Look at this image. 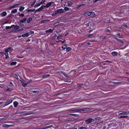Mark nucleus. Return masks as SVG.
Returning <instances> with one entry per match:
<instances>
[{"mask_svg": "<svg viewBox=\"0 0 129 129\" xmlns=\"http://www.w3.org/2000/svg\"><path fill=\"white\" fill-rule=\"evenodd\" d=\"M89 109L88 108H83L80 109H71L68 110L69 111H73L74 112H79L80 111H84L88 110Z\"/></svg>", "mask_w": 129, "mask_h": 129, "instance_id": "f257e3e1", "label": "nucleus"}, {"mask_svg": "<svg viewBox=\"0 0 129 129\" xmlns=\"http://www.w3.org/2000/svg\"><path fill=\"white\" fill-rule=\"evenodd\" d=\"M64 12V10L62 9H57V10L55 11V12H56V13H57V14L62 13Z\"/></svg>", "mask_w": 129, "mask_h": 129, "instance_id": "f03ea898", "label": "nucleus"}, {"mask_svg": "<svg viewBox=\"0 0 129 129\" xmlns=\"http://www.w3.org/2000/svg\"><path fill=\"white\" fill-rule=\"evenodd\" d=\"M12 102V100H7V101L5 103V104L4 105V107L10 104Z\"/></svg>", "mask_w": 129, "mask_h": 129, "instance_id": "7ed1b4c3", "label": "nucleus"}, {"mask_svg": "<svg viewBox=\"0 0 129 129\" xmlns=\"http://www.w3.org/2000/svg\"><path fill=\"white\" fill-rule=\"evenodd\" d=\"M94 120V119L92 118H90L85 120V121L87 123H90L92 121H93Z\"/></svg>", "mask_w": 129, "mask_h": 129, "instance_id": "20e7f679", "label": "nucleus"}, {"mask_svg": "<svg viewBox=\"0 0 129 129\" xmlns=\"http://www.w3.org/2000/svg\"><path fill=\"white\" fill-rule=\"evenodd\" d=\"M20 81L21 83L22 84V85L24 87H25L27 84H28L30 82H29L26 83H25V82L24 80H21Z\"/></svg>", "mask_w": 129, "mask_h": 129, "instance_id": "39448f33", "label": "nucleus"}, {"mask_svg": "<svg viewBox=\"0 0 129 129\" xmlns=\"http://www.w3.org/2000/svg\"><path fill=\"white\" fill-rule=\"evenodd\" d=\"M53 3L52 2H51L47 3L46 5L43 6H44V7H46L47 8H48L51 6Z\"/></svg>", "mask_w": 129, "mask_h": 129, "instance_id": "423d86ee", "label": "nucleus"}, {"mask_svg": "<svg viewBox=\"0 0 129 129\" xmlns=\"http://www.w3.org/2000/svg\"><path fill=\"white\" fill-rule=\"evenodd\" d=\"M19 5V4H17L15 5H14L13 6H11V7H10L9 8V10H11L12 8H16L17 7V6Z\"/></svg>", "mask_w": 129, "mask_h": 129, "instance_id": "0eeeda50", "label": "nucleus"}, {"mask_svg": "<svg viewBox=\"0 0 129 129\" xmlns=\"http://www.w3.org/2000/svg\"><path fill=\"white\" fill-rule=\"evenodd\" d=\"M84 15L85 16H89L91 15V12L87 11L85 12Z\"/></svg>", "mask_w": 129, "mask_h": 129, "instance_id": "6e6552de", "label": "nucleus"}, {"mask_svg": "<svg viewBox=\"0 0 129 129\" xmlns=\"http://www.w3.org/2000/svg\"><path fill=\"white\" fill-rule=\"evenodd\" d=\"M44 6H42L40 8H39L38 9L36 10V11H35V12H38V11H40L42 10L43 9V8L44 7Z\"/></svg>", "mask_w": 129, "mask_h": 129, "instance_id": "1a4fd4ad", "label": "nucleus"}, {"mask_svg": "<svg viewBox=\"0 0 129 129\" xmlns=\"http://www.w3.org/2000/svg\"><path fill=\"white\" fill-rule=\"evenodd\" d=\"M117 41H118L119 42L122 43H123V41L121 40H120V39H118V38H116L115 37L114 38Z\"/></svg>", "mask_w": 129, "mask_h": 129, "instance_id": "9d476101", "label": "nucleus"}, {"mask_svg": "<svg viewBox=\"0 0 129 129\" xmlns=\"http://www.w3.org/2000/svg\"><path fill=\"white\" fill-rule=\"evenodd\" d=\"M29 35V33H27L21 35L22 37H28Z\"/></svg>", "mask_w": 129, "mask_h": 129, "instance_id": "9b49d317", "label": "nucleus"}, {"mask_svg": "<svg viewBox=\"0 0 129 129\" xmlns=\"http://www.w3.org/2000/svg\"><path fill=\"white\" fill-rule=\"evenodd\" d=\"M60 73L64 75L67 78H69V76H68L65 72H63L60 71Z\"/></svg>", "mask_w": 129, "mask_h": 129, "instance_id": "f8f14e48", "label": "nucleus"}, {"mask_svg": "<svg viewBox=\"0 0 129 129\" xmlns=\"http://www.w3.org/2000/svg\"><path fill=\"white\" fill-rule=\"evenodd\" d=\"M14 26H15V25H11L10 26H6V27L5 28L6 29H10L12 28H13Z\"/></svg>", "mask_w": 129, "mask_h": 129, "instance_id": "ddd939ff", "label": "nucleus"}, {"mask_svg": "<svg viewBox=\"0 0 129 129\" xmlns=\"http://www.w3.org/2000/svg\"><path fill=\"white\" fill-rule=\"evenodd\" d=\"M53 31V30H52L51 29H50L47 30H46L45 32L46 33H52Z\"/></svg>", "mask_w": 129, "mask_h": 129, "instance_id": "4468645a", "label": "nucleus"}, {"mask_svg": "<svg viewBox=\"0 0 129 129\" xmlns=\"http://www.w3.org/2000/svg\"><path fill=\"white\" fill-rule=\"evenodd\" d=\"M11 126V125H9L7 124H4L3 125V127H8L9 126Z\"/></svg>", "mask_w": 129, "mask_h": 129, "instance_id": "2eb2a0df", "label": "nucleus"}, {"mask_svg": "<svg viewBox=\"0 0 129 129\" xmlns=\"http://www.w3.org/2000/svg\"><path fill=\"white\" fill-rule=\"evenodd\" d=\"M17 9H13L11 11V13H15L17 12Z\"/></svg>", "mask_w": 129, "mask_h": 129, "instance_id": "dca6fc26", "label": "nucleus"}, {"mask_svg": "<svg viewBox=\"0 0 129 129\" xmlns=\"http://www.w3.org/2000/svg\"><path fill=\"white\" fill-rule=\"evenodd\" d=\"M67 4L68 5V6H70L73 5V3L71 1H68L67 3Z\"/></svg>", "mask_w": 129, "mask_h": 129, "instance_id": "f3484780", "label": "nucleus"}, {"mask_svg": "<svg viewBox=\"0 0 129 129\" xmlns=\"http://www.w3.org/2000/svg\"><path fill=\"white\" fill-rule=\"evenodd\" d=\"M13 104L15 107H16L18 105V103L16 101H15L14 102Z\"/></svg>", "mask_w": 129, "mask_h": 129, "instance_id": "a211bd4d", "label": "nucleus"}, {"mask_svg": "<svg viewBox=\"0 0 129 129\" xmlns=\"http://www.w3.org/2000/svg\"><path fill=\"white\" fill-rule=\"evenodd\" d=\"M32 20V18H28L27 20V23H29Z\"/></svg>", "mask_w": 129, "mask_h": 129, "instance_id": "6ab92c4d", "label": "nucleus"}, {"mask_svg": "<svg viewBox=\"0 0 129 129\" xmlns=\"http://www.w3.org/2000/svg\"><path fill=\"white\" fill-rule=\"evenodd\" d=\"M7 13L6 12H2L1 14V15L2 17H4L6 15Z\"/></svg>", "mask_w": 129, "mask_h": 129, "instance_id": "aec40b11", "label": "nucleus"}, {"mask_svg": "<svg viewBox=\"0 0 129 129\" xmlns=\"http://www.w3.org/2000/svg\"><path fill=\"white\" fill-rule=\"evenodd\" d=\"M9 115H8L7 116L5 117H4L2 118H0L1 119V120H5L7 118H9Z\"/></svg>", "mask_w": 129, "mask_h": 129, "instance_id": "412c9836", "label": "nucleus"}, {"mask_svg": "<svg viewBox=\"0 0 129 129\" xmlns=\"http://www.w3.org/2000/svg\"><path fill=\"white\" fill-rule=\"evenodd\" d=\"M50 20H41L40 22L41 23H42L44 22H46L47 21H49Z\"/></svg>", "mask_w": 129, "mask_h": 129, "instance_id": "4be33fe9", "label": "nucleus"}, {"mask_svg": "<svg viewBox=\"0 0 129 129\" xmlns=\"http://www.w3.org/2000/svg\"><path fill=\"white\" fill-rule=\"evenodd\" d=\"M35 10V9H30L28 10L27 11V12H34Z\"/></svg>", "mask_w": 129, "mask_h": 129, "instance_id": "5701e85b", "label": "nucleus"}, {"mask_svg": "<svg viewBox=\"0 0 129 129\" xmlns=\"http://www.w3.org/2000/svg\"><path fill=\"white\" fill-rule=\"evenodd\" d=\"M111 54L113 56H115L117 55V52H113L111 53Z\"/></svg>", "mask_w": 129, "mask_h": 129, "instance_id": "b1692460", "label": "nucleus"}, {"mask_svg": "<svg viewBox=\"0 0 129 129\" xmlns=\"http://www.w3.org/2000/svg\"><path fill=\"white\" fill-rule=\"evenodd\" d=\"M16 62H13L10 63V65L11 66L15 65L16 64Z\"/></svg>", "mask_w": 129, "mask_h": 129, "instance_id": "393cba45", "label": "nucleus"}, {"mask_svg": "<svg viewBox=\"0 0 129 129\" xmlns=\"http://www.w3.org/2000/svg\"><path fill=\"white\" fill-rule=\"evenodd\" d=\"M52 126H53V125H50L47 126L45 127H44V128H45V129H47V128H51Z\"/></svg>", "mask_w": 129, "mask_h": 129, "instance_id": "a878e982", "label": "nucleus"}, {"mask_svg": "<svg viewBox=\"0 0 129 129\" xmlns=\"http://www.w3.org/2000/svg\"><path fill=\"white\" fill-rule=\"evenodd\" d=\"M123 115H128L129 114V111L123 112Z\"/></svg>", "mask_w": 129, "mask_h": 129, "instance_id": "bb28decb", "label": "nucleus"}, {"mask_svg": "<svg viewBox=\"0 0 129 129\" xmlns=\"http://www.w3.org/2000/svg\"><path fill=\"white\" fill-rule=\"evenodd\" d=\"M11 49V47H9L8 48L6 49L5 50V51L6 52H9V51Z\"/></svg>", "mask_w": 129, "mask_h": 129, "instance_id": "cd10ccee", "label": "nucleus"}, {"mask_svg": "<svg viewBox=\"0 0 129 129\" xmlns=\"http://www.w3.org/2000/svg\"><path fill=\"white\" fill-rule=\"evenodd\" d=\"M69 115H72L74 117H77L78 116V115L77 114H69Z\"/></svg>", "mask_w": 129, "mask_h": 129, "instance_id": "c85d7f7f", "label": "nucleus"}, {"mask_svg": "<svg viewBox=\"0 0 129 129\" xmlns=\"http://www.w3.org/2000/svg\"><path fill=\"white\" fill-rule=\"evenodd\" d=\"M128 117V116H127L125 115V116H121L119 117L120 118H127Z\"/></svg>", "mask_w": 129, "mask_h": 129, "instance_id": "c756f323", "label": "nucleus"}, {"mask_svg": "<svg viewBox=\"0 0 129 129\" xmlns=\"http://www.w3.org/2000/svg\"><path fill=\"white\" fill-rule=\"evenodd\" d=\"M24 9V7H21L19 9V10L20 11H23Z\"/></svg>", "mask_w": 129, "mask_h": 129, "instance_id": "7c9ffc66", "label": "nucleus"}, {"mask_svg": "<svg viewBox=\"0 0 129 129\" xmlns=\"http://www.w3.org/2000/svg\"><path fill=\"white\" fill-rule=\"evenodd\" d=\"M27 19V18H25L22 20L20 21V22L23 23L25 22Z\"/></svg>", "mask_w": 129, "mask_h": 129, "instance_id": "2f4dec72", "label": "nucleus"}, {"mask_svg": "<svg viewBox=\"0 0 129 129\" xmlns=\"http://www.w3.org/2000/svg\"><path fill=\"white\" fill-rule=\"evenodd\" d=\"M18 14H19V16H21L22 17H23L24 16V15L22 13H20L19 12Z\"/></svg>", "mask_w": 129, "mask_h": 129, "instance_id": "473e14b6", "label": "nucleus"}, {"mask_svg": "<svg viewBox=\"0 0 129 129\" xmlns=\"http://www.w3.org/2000/svg\"><path fill=\"white\" fill-rule=\"evenodd\" d=\"M67 47V45H64L61 47V48L63 49H64Z\"/></svg>", "mask_w": 129, "mask_h": 129, "instance_id": "72a5a7b5", "label": "nucleus"}, {"mask_svg": "<svg viewBox=\"0 0 129 129\" xmlns=\"http://www.w3.org/2000/svg\"><path fill=\"white\" fill-rule=\"evenodd\" d=\"M91 15L93 16V17H94L95 16V15L94 13L92 12H91Z\"/></svg>", "mask_w": 129, "mask_h": 129, "instance_id": "f704fd0d", "label": "nucleus"}, {"mask_svg": "<svg viewBox=\"0 0 129 129\" xmlns=\"http://www.w3.org/2000/svg\"><path fill=\"white\" fill-rule=\"evenodd\" d=\"M19 26H14V29H17L19 28Z\"/></svg>", "mask_w": 129, "mask_h": 129, "instance_id": "c9c22d12", "label": "nucleus"}, {"mask_svg": "<svg viewBox=\"0 0 129 129\" xmlns=\"http://www.w3.org/2000/svg\"><path fill=\"white\" fill-rule=\"evenodd\" d=\"M71 49L69 47H68L66 49V51L67 52H68L70 51L71 50Z\"/></svg>", "mask_w": 129, "mask_h": 129, "instance_id": "e433bc0d", "label": "nucleus"}, {"mask_svg": "<svg viewBox=\"0 0 129 129\" xmlns=\"http://www.w3.org/2000/svg\"><path fill=\"white\" fill-rule=\"evenodd\" d=\"M41 4L40 3H39L38 4H37L35 5L34 6H35V7H38V6H40Z\"/></svg>", "mask_w": 129, "mask_h": 129, "instance_id": "4c0bfd02", "label": "nucleus"}, {"mask_svg": "<svg viewBox=\"0 0 129 129\" xmlns=\"http://www.w3.org/2000/svg\"><path fill=\"white\" fill-rule=\"evenodd\" d=\"M5 55L6 56V58L7 59L9 57L8 54V52H6L5 53Z\"/></svg>", "mask_w": 129, "mask_h": 129, "instance_id": "58836bf2", "label": "nucleus"}, {"mask_svg": "<svg viewBox=\"0 0 129 129\" xmlns=\"http://www.w3.org/2000/svg\"><path fill=\"white\" fill-rule=\"evenodd\" d=\"M64 11L65 10V11H66L69 10V9L67 7H66L64 8Z\"/></svg>", "mask_w": 129, "mask_h": 129, "instance_id": "ea45409f", "label": "nucleus"}, {"mask_svg": "<svg viewBox=\"0 0 129 129\" xmlns=\"http://www.w3.org/2000/svg\"><path fill=\"white\" fill-rule=\"evenodd\" d=\"M50 76L49 74H47V75H45L43 76V78H44L46 77H47V76Z\"/></svg>", "mask_w": 129, "mask_h": 129, "instance_id": "a19ab883", "label": "nucleus"}, {"mask_svg": "<svg viewBox=\"0 0 129 129\" xmlns=\"http://www.w3.org/2000/svg\"><path fill=\"white\" fill-rule=\"evenodd\" d=\"M13 76H14L16 79H18V77L17 75L14 74L13 75Z\"/></svg>", "mask_w": 129, "mask_h": 129, "instance_id": "79ce46f5", "label": "nucleus"}, {"mask_svg": "<svg viewBox=\"0 0 129 129\" xmlns=\"http://www.w3.org/2000/svg\"><path fill=\"white\" fill-rule=\"evenodd\" d=\"M29 35L30 34L31 35L32 34H33L34 33V31H30L29 32Z\"/></svg>", "mask_w": 129, "mask_h": 129, "instance_id": "37998d69", "label": "nucleus"}, {"mask_svg": "<svg viewBox=\"0 0 129 129\" xmlns=\"http://www.w3.org/2000/svg\"><path fill=\"white\" fill-rule=\"evenodd\" d=\"M25 112L24 111H21V112H17V114H21L22 113H24Z\"/></svg>", "mask_w": 129, "mask_h": 129, "instance_id": "c03bdc74", "label": "nucleus"}, {"mask_svg": "<svg viewBox=\"0 0 129 129\" xmlns=\"http://www.w3.org/2000/svg\"><path fill=\"white\" fill-rule=\"evenodd\" d=\"M100 119V118L98 117H96L95 118V120L97 121L98 120H99Z\"/></svg>", "mask_w": 129, "mask_h": 129, "instance_id": "a18cd8bd", "label": "nucleus"}, {"mask_svg": "<svg viewBox=\"0 0 129 129\" xmlns=\"http://www.w3.org/2000/svg\"><path fill=\"white\" fill-rule=\"evenodd\" d=\"M34 113H26L25 114L26 115H30Z\"/></svg>", "mask_w": 129, "mask_h": 129, "instance_id": "49530a36", "label": "nucleus"}, {"mask_svg": "<svg viewBox=\"0 0 129 129\" xmlns=\"http://www.w3.org/2000/svg\"><path fill=\"white\" fill-rule=\"evenodd\" d=\"M59 23H55L53 25V26H56L57 25H59Z\"/></svg>", "mask_w": 129, "mask_h": 129, "instance_id": "de8ad7c7", "label": "nucleus"}, {"mask_svg": "<svg viewBox=\"0 0 129 129\" xmlns=\"http://www.w3.org/2000/svg\"><path fill=\"white\" fill-rule=\"evenodd\" d=\"M45 1V0H42V1L40 3L41 4H42L44 3Z\"/></svg>", "mask_w": 129, "mask_h": 129, "instance_id": "09e8293b", "label": "nucleus"}, {"mask_svg": "<svg viewBox=\"0 0 129 129\" xmlns=\"http://www.w3.org/2000/svg\"><path fill=\"white\" fill-rule=\"evenodd\" d=\"M56 13V12L55 11L54 13H52V16H54V15H56V14H57V13Z\"/></svg>", "mask_w": 129, "mask_h": 129, "instance_id": "8fccbe9b", "label": "nucleus"}, {"mask_svg": "<svg viewBox=\"0 0 129 129\" xmlns=\"http://www.w3.org/2000/svg\"><path fill=\"white\" fill-rule=\"evenodd\" d=\"M83 5V4H82L80 5H78V6H77V8H78L80 7H81V6H82Z\"/></svg>", "mask_w": 129, "mask_h": 129, "instance_id": "3c124183", "label": "nucleus"}, {"mask_svg": "<svg viewBox=\"0 0 129 129\" xmlns=\"http://www.w3.org/2000/svg\"><path fill=\"white\" fill-rule=\"evenodd\" d=\"M118 114H123V112L122 111H119L118 112Z\"/></svg>", "mask_w": 129, "mask_h": 129, "instance_id": "603ef678", "label": "nucleus"}, {"mask_svg": "<svg viewBox=\"0 0 129 129\" xmlns=\"http://www.w3.org/2000/svg\"><path fill=\"white\" fill-rule=\"evenodd\" d=\"M82 85H83V84H78L77 85V87H80Z\"/></svg>", "mask_w": 129, "mask_h": 129, "instance_id": "864d4df0", "label": "nucleus"}, {"mask_svg": "<svg viewBox=\"0 0 129 129\" xmlns=\"http://www.w3.org/2000/svg\"><path fill=\"white\" fill-rule=\"evenodd\" d=\"M80 129H86V128L85 127H84L83 126L81 127L80 128Z\"/></svg>", "mask_w": 129, "mask_h": 129, "instance_id": "5fc2aeb1", "label": "nucleus"}, {"mask_svg": "<svg viewBox=\"0 0 129 129\" xmlns=\"http://www.w3.org/2000/svg\"><path fill=\"white\" fill-rule=\"evenodd\" d=\"M105 37H100V39H105Z\"/></svg>", "mask_w": 129, "mask_h": 129, "instance_id": "6e6d98bb", "label": "nucleus"}, {"mask_svg": "<svg viewBox=\"0 0 129 129\" xmlns=\"http://www.w3.org/2000/svg\"><path fill=\"white\" fill-rule=\"evenodd\" d=\"M121 83V82H115L114 83V84H119Z\"/></svg>", "mask_w": 129, "mask_h": 129, "instance_id": "4d7b16f0", "label": "nucleus"}, {"mask_svg": "<svg viewBox=\"0 0 129 129\" xmlns=\"http://www.w3.org/2000/svg\"><path fill=\"white\" fill-rule=\"evenodd\" d=\"M114 123H110V124H108V125L109 126H111V125H112L113 126L114 125Z\"/></svg>", "mask_w": 129, "mask_h": 129, "instance_id": "13d9d810", "label": "nucleus"}, {"mask_svg": "<svg viewBox=\"0 0 129 129\" xmlns=\"http://www.w3.org/2000/svg\"><path fill=\"white\" fill-rule=\"evenodd\" d=\"M124 26L125 27H126L127 28H128L129 27L128 26V25H126V24H124Z\"/></svg>", "mask_w": 129, "mask_h": 129, "instance_id": "bf43d9fd", "label": "nucleus"}, {"mask_svg": "<svg viewBox=\"0 0 129 129\" xmlns=\"http://www.w3.org/2000/svg\"><path fill=\"white\" fill-rule=\"evenodd\" d=\"M99 0H93V3H95L97 1H99Z\"/></svg>", "mask_w": 129, "mask_h": 129, "instance_id": "052dcab7", "label": "nucleus"}, {"mask_svg": "<svg viewBox=\"0 0 129 129\" xmlns=\"http://www.w3.org/2000/svg\"><path fill=\"white\" fill-rule=\"evenodd\" d=\"M37 129H45V128L44 127H39Z\"/></svg>", "mask_w": 129, "mask_h": 129, "instance_id": "680f3d73", "label": "nucleus"}, {"mask_svg": "<svg viewBox=\"0 0 129 129\" xmlns=\"http://www.w3.org/2000/svg\"><path fill=\"white\" fill-rule=\"evenodd\" d=\"M93 34H89L88 36V37H90V36H92L93 35Z\"/></svg>", "mask_w": 129, "mask_h": 129, "instance_id": "e2e57ef3", "label": "nucleus"}, {"mask_svg": "<svg viewBox=\"0 0 129 129\" xmlns=\"http://www.w3.org/2000/svg\"><path fill=\"white\" fill-rule=\"evenodd\" d=\"M35 3V2L34 3H33V4H32L31 5V6H33V5H34Z\"/></svg>", "mask_w": 129, "mask_h": 129, "instance_id": "0e129e2a", "label": "nucleus"}, {"mask_svg": "<svg viewBox=\"0 0 129 129\" xmlns=\"http://www.w3.org/2000/svg\"><path fill=\"white\" fill-rule=\"evenodd\" d=\"M37 92V91H33V92L34 93H36Z\"/></svg>", "mask_w": 129, "mask_h": 129, "instance_id": "69168bd1", "label": "nucleus"}, {"mask_svg": "<svg viewBox=\"0 0 129 129\" xmlns=\"http://www.w3.org/2000/svg\"><path fill=\"white\" fill-rule=\"evenodd\" d=\"M60 36H57V39H59V38H60Z\"/></svg>", "mask_w": 129, "mask_h": 129, "instance_id": "338daca9", "label": "nucleus"}, {"mask_svg": "<svg viewBox=\"0 0 129 129\" xmlns=\"http://www.w3.org/2000/svg\"><path fill=\"white\" fill-rule=\"evenodd\" d=\"M71 82V81H66V82H68V83H70Z\"/></svg>", "mask_w": 129, "mask_h": 129, "instance_id": "774afa93", "label": "nucleus"}]
</instances>
